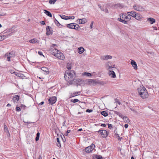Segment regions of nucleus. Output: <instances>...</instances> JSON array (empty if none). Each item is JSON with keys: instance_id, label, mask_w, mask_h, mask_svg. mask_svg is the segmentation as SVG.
Masks as SVG:
<instances>
[{"instance_id": "nucleus-43", "label": "nucleus", "mask_w": 159, "mask_h": 159, "mask_svg": "<svg viewBox=\"0 0 159 159\" xmlns=\"http://www.w3.org/2000/svg\"><path fill=\"white\" fill-rule=\"evenodd\" d=\"M16 111H21L20 108L19 107H16Z\"/></svg>"}, {"instance_id": "nucleus-48", "label": "nucleus", "mask_w": 159, "mask_h": 159, "mask_svg": "<svg viewBox=\"0 0 159 159\" xmlns=\"http://www.w3.org/2000/svg\"><path fill=\"white\" fill-rule=\"evenodd\" d=\"M20 107L21 108L24 109L25 107V106L21 104L20 106Z\"/></svg>"}, {"instance_id": "nucleus-27", "label": "nucleus", "mask_w": 159, "mask_h": 159, "mask_svg": "<svg viewBox=\"0 0 159 159\" xmlns=\"http://www.w3.org/2000/svg\"><path fill=\"white\" fill-rule=\"evenodd\" d=\"M83 76H90L92 75L91 73L88 72H84L82 73Z\"/></svg>"}, {"instance_id": "nucleus-37", "label": "nucleus", "mask_w": 159, "mask_h": 159, "mask_svg": "<svg viewBox=\"0 0 159 159\" xmlns=\"http://www.w3.org/2000/svg\"><path fill=\"white\" fill-rule=\"evenodd\" d=\"M43 11L44 13L45 14L48 16H50V12L45 10H43Z\"/></svg>"}, {"instance_id": "nucleus-57", "label": "nucleus", "mask_w": 159, "mask_h": 159, "mask_svg": "<svg viewBox=\"0 0 159 159\" xmlns=\"http://www.w3.org/2000/svg\"><path fill=\"white\" fill-rule=\"evenodd\" d=\"M13 74H14L16 76H17V75L18 74V73H17V72H14Z\"/></svg>"}, {"instance_id": "nucleus-62", "label": "nucleus", "mask_w": 159, "mask_h": 159, "mask_svg": "<svg viewBox=\"0 0 159 159\" xmlns=\"http://www.w3.org/2000/svg\"><path fill=\"white\" fill-rule=\"evenodd\" d=\"M70 132V130H67L66 133H69Z\"/></svg>"}, {"instance_id": "nucleus-52", "label": "nucleus", "mask_w": 159, "mask_h": 159, "mask_svg": "<svg viewBox=\"0 0 159 159\" xmlns=\"http://www.w3.org/2000/svg\"><path fill=\"white\" fill-rule=\"evenodd\" d=\"M116 102L118 103L120 105V101H118L117 99H116Z\"/></svg>"}, {"instance_id": "nucleus-20", "label": "nucleus", "mask_w": 159, "mask_h": 159, "mask_svg": "<svg viewBox=\"0 0 159 159\" xmlns=\"http://www.w3.org/2000/svg\"><path fill=\"white\" fill-rule=\"evenodd\" d=\"M147 21L150 22L151 24H152L155 22V20L152 17H149L147 19Z\"/></svg>"}, {"instance_id": "nucleus-18", "label": "nucleus", "mask_w": 159, "mask_h": 159, "mask_svg": "<svg viewBox=\"0 0 159 159\" xmlns=\"http://www.w3.org/2000/svg\"><path fill=\"white\" fill-rule=\"evenodd\" d=\"M57 101V98L55 96L50 97V104L55 103Z\"/></svg>"}, {"instance_id": "nucleus-31", "label": "nucleus", "mask_w": 159, "mask_h": 159, "mask_svg": "<svg viewBox=\"0 0 159 159\" xmlns=\"http://www.w3.org/2000/svg\"><path fill=\"white\" fill-rule=\"evenodd\" d=\"M4 129L5 132L8 133L9 134V135H10V134L9 133V130H8L7 127L6 125H4Z\"/></svg>"}, {"instance_id": "nucleus-2", "label": "nucleus", "mask_w": 159, "mask_h": 159, "mask_svg": "<svg viewBox=\"0 0 159 159\" xmlns=\"http://www.w3.org/2000/svg\"><path fill=\"white\" fill-rule=\"evenodd\" d=\"M51 54L59 59L63 60L65 59V57L63 53L56 49V48L52 50Z\"/></svg>"}, {"instance_id": "nucleus-61", "label": "nucleus", "mask_w": 159, "mask_h": 159, "mask_svg": "<svg viewBox=\"0 0 159 159\" xmlns=\"http://www.w3.org/2000/svg\"><path fill=\"white\" fill-rule=\"evenodd\" d=\"M116 137H118L119 138V139L120 140L121 139H120V138L119 135V134H117Z\"/></svg>"}, {"instance_id": "nucleus-54", "label": "nucleus", "mask_w": 159, "mask_h": 159, "mask_svg": "<svg viewBox=\"0 0 159 159\" xmlns=\"http://www.w3.org/2000/svg\"><path fill=\"white\" fill-rule=\"evenodd\" d=\"M125 128H127L128 127V125L127 124H125L124 125Z\"/></svg>"}, {"instance_id": "nucleus-63", "label": "nucleus", "mask_w": 159, "mask_h": 159, "mask_svg": "<svg viewBox=\"0 0 159 159\" xmlns=\"http://www.w3.org/2000/svg\"><path fill=\"white\" fill-rule=\"evenodd\" d=\"M99 8H100V9H101V10H102L103 8H102V7L101 6L100 7H99Z\"/></svg>"}, {"instance_id": "nucleus-14", "label": "nucleus", "mask_w": 159, "mask_h": 159, "mask_svg": "<svg viewBox=\"0 0 159 159\" xmlns=\"http://www.w3.org/2000/svg\"><path fill=\"white\" fill-rule=\"evenodd\" d=\"M135 19L139 21H140L142 20L143 18V16L142 15L139 13H136V15H135Z\"/></svg>"}, {"instance_id": "nucleus-28", "label": "nucleus", "mask_w": 159, "mask_h": 159, "mask_svg": "<svg viewBox=\"0 0 159 159\" xmlns=\"http://www.w3.org/2000/svg\"><path fill=\"white\" fill-rule=\"evenodd\" d=\"M60 16L63 19H64L66 20H68V16H65L64 15H60Z\"/></svg>"}, {"instance_id": "nucleus-26", "label": "nucleus", "mask_w": 159, "mask_h": 159, "mask_svg": "<svg viewBox=\"0 0 159 159\" xmlns=\"http://www.w3.org/2000/svg\"><path fill=\"white\" fill-rule=\"evenodd\" d=\"M122 119L125 122L129 123V119L127 117L123 116Z\"/></svg>"}, {"instance_id": "nucleus-64", "label": "nucleus", "mask_w": 159, "mask_h": 159, "mask_svg": "<svg viewBox=\"0 0 159 159\" xmlns=\"http://www.w3.org/2000/svg\"><path fill=\"white\" fill-rule=\"evenodd\" d=\"M112 66V68H115V65H113Z\"/></svg>"}, {"instance_id": "nucleus-6", "label": "nucleus", "mask_w": 159, "mask_h": 159, "mask_svg": "<svg viewBox=\"0 0 159 159\" xmlns=\"http://www.w3.org/2000/svg\"><path fill=\"white\" fill-rule=\"evenodd\" d=\"M67 27L71 29H75L76 30H78L80 28V27L79 25L76 24L75 25L74 23H70L67 24Z\"/></svg>"}, {"instance_id": "nucleus-35", "label": "nucleus", "mask_w": 159, "mask_h": 159, "mask_svg": "<svg viewBox=\"0 0 159 159\" xmlns=\"http://www.w3.org/2000/svg\"><path fill=\"white\" fill-rule=\"evenodd\" d=\"M17 76L21 78H23L24 77H25L23 74H22L20 73H18V74L17 75Z\"/></svg>"}, {"instance_id": "nucleus-44", "label": "nucleus", "mask_w": 159, "mask_h": 159, "mask_svg": "<svg viewBox=\"0 0 159 159\" xmlns=\"http://www.w3.org/2000/svg\"><path fill=\"white\" fill-rule=\"evenodd\" d=\"M68 70H70L71 69V66L70 64H68L66 66Z\"/></svg>"}, {"instance_id": "nucleus-53", "label": "nucleus", "mask_w": 159, "mask_h": 159, "mask_svg": "<svg viewBox=\"0 0 159 159\" xmlns=\"http://www.w3.org/2000/svg\"><path fill=\"white\" fill-rule=\"evenodd\" d=\"M108 127L109 128L111 129L112 127V125L111 124H109L108 125Z\"/></svg>"}, {"instance_id": "nucleus-4", "label": "nucleus", "mask_w": 159, "mask_h": 159, "mask_svg": "<svg viewBox=\"0 0 159 159\" xmlns=\"http://www.w3.org/2000/svg\"><path fill=\"white\" fill-rule=\"evenodd\" d=\"M75 73L74 71H71L70 72H69L66 73L64 75V78L68 82H71L74 79V76L75 75Z\"/></svg>"}, {"instance_id": "nucleus-56", "label": "nucleus", "mask_w": 159, "mask_h": 159, "mask_svg": "<svg viewBox=\"0 0 159 159\" xmlns=\"http://www.w3.org/2000/svg\"><path fill=\"white\" fill-rule=\"evenodd\" d=\"M9 71L11 74H13L14 72L13 71V70H10Z\"/></svg>"}, {"instance_id": "nucleus-30", "label": "nucleus", "mask_w": 159, "mask_h": 159, "mask_svg": "<svg viewBox=\"0 0 159 159\" xmlns=\"http://www.w3.org/2000/svg\"><path fill=\"white\" fill-rule=\"evenodd\" d=\"M47 32L46 34L47 35H49L50 34V26H48L46 28Z\"/></svg>"}, {"instance_id": "nucleus-29", "label": "nucleus", "mask_w": 159, "mask_h": 159, "mask_svg": "<svg viewBox=\"0 0 159 159\" xmlns=\"http://www.w3.org/2000/svg\"><path fill=\"white\" fill-rule=\"evenodd\" d=\"M57 146L59 148L61 147V143H60V140H59V138H57Z\"/></svg>"}, {"instance_id": "nucleus-59", "label": "nucleus", "mask_w": 159, "mask_h": 159, "mask_svg": "<svg viewBox=\"0 0 159 159\" xmlns=\"http://www.w3.org/2000/svg\"><path fill=\"white\" fill-rule=\"evenodd\" d=\"M131 110H132L134 112V113H136V111L135 110H133V109H130Z\"/></svg>"}, {"instance_id": "nucleus-46", "label": "nucleus", "mask_w": 159, "mask_h": 159, "mask_svg": "<svg viewBox=\"0 0 159 159\" xmlns=\"http://www.w3.org/2000/svg\"><path fill=\"white\" fill-rule=\"evenodd\" d=\"M93 21H92L91 22V24L90 25V27L91 29H92L93 28Z\"/></svg>"}, {"instance_id": "nucleus-21", "label": "nucleus", "mask_w": 159, "mask_h": 159, "mask_svg": "<svg viewBox=\"0 0 159 159\" xmlns=\"http://www.w3.org/2000/svg\"><path fill=\"white\" fill-rule=\"evenodd\" d=\"M78 52L80 54L83 53L84 51V49L83 47H80L78 48Z\"/></svg>"}, {"instance_id": "nucleus-42", "label": "nucleus", "mask_w": 159, "mask_h": 159, "mask_svg": "<svg viewBox=\"0 0 159 159\" xmlns=\"http://www.w3.org/2000/svg\"><path fill=\"white\" fill-rule=\"evenodd\" d=\"M75 17L74 16H68V19H74Z\"/></svg>"}, {"instance_id": "nucleus-7", "label": "nucleus", "mask_w": 159, "mask_h": 159, "mask_svg": "<svg viewBox=\"0 0 159 159\" xmlns=\"http://www.w3.org/2000/svg\"><path fill=\"white\" fill-rule=\"evenodd\" d=\"M15 53L13 52H11L9 53H7L5 55V57L7 58V60L8 61H10V58L14 57Z\"/></svg>"}, {"instance_id": "nucleus-8", "label": "nucleus", "mask_w": 159, "mask_h": 159, "mask_svg": "<svg viewBox=\"0 0 159 159\" xmlns=\"http://www.w3.org/2000/svg\"><path fill=\"white\" fill-rule=\"evenodd\" d=\"M98 132L102 136V138H106L107 136V132L105 130H99Z\"/></svg>"}, {"instance_id": "nucleus-22", "label": "nucleus", "mask_w": 159, "mask_h": 159, "mask_svg": "<svg viewBox=\"0 0 159 159\" xmlns=\"http://www.w3.org/2000/svg\"><path fill=\"white\" fill-rule=\"evenodd\" d=\"M29 42L31 43H39V41L36 39H32L30 40Z\"/></svg>"}, {"instance_id": "nucleus-50", "label": "nucleus", "mask_w": 159, "mask_h": 159, "mask_svg": "<svg viewBox=\"0 0 159 159\" xmlns=\"http://www.w3.org/2000/svg\"><path fill=\"white\" fill-rule=\"evenodd\" d=\"M6 15V14L0 12V16H5Z\"/></svg>"}, {"instance_id": "nucleus-51", "label": "nucleus", "mask_w": 159, "mask_h": 159, "mask_svg": "<svg viewBox=\"0 0 159 159\" xmlns=\"http://www.w3.org/2000/svg\"><path fill=\"white\" fill-rule=\"evenodd\" d=\"M40 23L43 25L45 24V22L44 21H42L40 22Z\"/></svg>"}, {"instance_id": "nucleus-1", "label": "nucleus", "mask_w": 159, "mask_h": 159, "mask_svg": "<svg viewBox=\"0 0 159 159\" xmlns=\"http://www.w3.org/2000/svg\"><path fill=\"white\" fill-rule=\"evenodd\" d=\"M138 94L143 99L147 98L148 97V92L143 85L140 86L137 89Z\"/></svg>"}, {"instance_id": "nucleus-24", "label": "nucleus", "mask_w": 159, "mask_h": 159, "mask_svg": "<svg viewBox=\"0 0 159 159\" xmlns=\"http://www.w3.org/2000/svg\"><path fill=\"white\" fill-rule=\"evenodd\" d=\"M20 99V97L17 95H16L13 96L12 100L14 102H15L16 101H18Z\"/></svg>"}, {"instance_id": "nucleus-40", "label": "nucleus", "mask_w": 159, "mask_h": 159, "mask_svg": "<svg viewBox=\"0 0 159 159\" xmlns=\"http://www.w3.org/2000/svg\"><path fill=\"white\" fill-rule=\"evenodd\" d=\"M102 11H104L106 13H108V10L106 8H105L104 9H103Z\"/></svg>"}, {"instance_id": "nucleus-36", "label": "nucleus", "mask_w": 159, "mask_h": 159, "mask_svg": "<svg viewBox=\"0 0 159 159\" xmlns=\"http://www.w3.org/2000/svg\"><path fill=\"white\" fill-rule=\"evenodd\" d=\"M40 133L39 132L37 133L36 134V137L35 138L36 141L39 140V138Z\"/></svg>"}, {"instance_id": "nucleus-47", "label": "nucleus", "mask_w": 159, "mask_h": 159, "mask_svg": "<svg viewBox=\"0 0 159 159\" xmlns=\"http://www.w3.org/2000/svg\"><path fill=\"white\" fill-rule=\"evenodd\" d=\"M38 53L39 55L40 56H44L43 54V53L42 52L40 51H39Z\"/></svg>"}, {"instance_id": "nucleus-38", "label": "nucleus", "mask_w": 159, "mask_h": 159, "mask_svg": "<svg viewBox=\"0 0 159 159\" xmlns=\"http://www.w3.org/2000/svg\"><path fill=\"white\" fill-rule=\"evenodd\" d=\"M79 100L77 99H71V102L74 103H75L79 101Z\"/></svg>"}, {"instance_id": "nucleus-3", "label": "nucleus", "mask_w": 159, "mask_h": 159, "mask_svg": "<svg viewBox=\"0 0 159 159\" xmlns=\"http://www.w3.org/2000/svg\"><path fill=\"white\" fill-rule=\"evenodd\" d=\"M120 18H118V20L125 24H128L127 21L130 20V18L127 16V14L121 13L120 14Z\"/></svg>"}, {"instance_id": "nucleus-60", "label": "nucleus", "mask_w": 159, "mask_h": 159, "mask_svg": "<svg viewBox=\"0 0 159 159\" xmlns=\"http://www.w3.org/2000/svg\"><path fill=\"white\" fill-rule=\"evenodd\" d=\"M11 106V105L10 104H9V103H8L7 105V107H10Z\"/></svg>"}, {"instance_id": "nucleus-17", "label": "nucleus", "mask_w": 159, "mask_h": 159, "mask_svg": "<svg viewBox=\"0 0 159 159\" xmlns=\"http://www.w3.org/2000/svg\"><path fill=\"white\" fill-rule=\"evenodd\" d=\"M88 83L90 85H94L96 84V80L94 79H89Z\"/></svg>"}, {"instance_id": "nucleus-58", "label": "nucleus", "mask_w": 159, "mask_h": 159, "mask_svg": "<svg viewBox=\"0 0 159 159\" xmlns=\"http://www.w3.org/2000/svg\"><path fill=\"white\" fill-rule=\"evenodd\" d=\"M44 102H42L40 103H39V105H42L43 104Z\"/></svg>"}, {"instance_id": "nucleus-10", "label": "nucleus", "mask_w": 159, "mask_h": 159, "mask_svg": "<svg viewBox=\"0 0 159 159\" xmlns=\"http://www.w3.org/2000/svg\"><path fill=\"white\" fill-rule=\"evenodd\" d=\"M136 12L134 11H132L129 12H127V16H129V18H130V20L131 19V17H133L135 18V15H136Z\"/></svg>"}, {"instance_id": "nucleus-41", "label": "nucleus", "mask_w": 159, "mask_h": 159, "mask_svg": "<svg viewBox=\"0 0 159 159\" xmlns=\"http://www.w3.org/2000/svg\"><path fill=\"white\" fill-rule=\"evenodd\" d=\"M56 24H57V25L58 26L60 27L61 25L59 23V22L57 20H56Z\"/></svg>"}, {"instance_id": "nucleus-23", "label": "nucleus", "mask_w": 159, "mask_h": 159, "mask_svg": "<svg viewBox=\"0 0 159 159\" xmlns=\"http://www.w3.org/2000/svg\"><path fill=\"white\" fill-rule=\"evenodd\" d=\"M93 159H95L96 158L97 159H103L102 157L100 155H94V156L92 157Z\"/></svg>"}, {"instance_id": "nucleus-32", "label": "nucleus", "mask_w": 159, "mask_h": 159, "mask_svg": "<svg viewBox=\"0 0 159 159\" xmlns=\"http://www.w3.org/2000/svg\"><path fill=\"white\" fill-rule=\"evenodd\" d=\"M41 70L44 72H49V70L46 67H42L41 69Z\"/></svg>"}, {"instance_id": "nucleus-16", "label": "nucleus", "mask_w": 159, "mask_h": 159, "mask_svg": "<svg viewBox=\"0 0 159 159\" xmlns=\"http://www.w3.org/2000/svg\"><path fill=\"white\" fill-rule=\"evenodd\" d=\"M131 64L134 69L137 70L138 69L137 64L136 62L133 60L131 61Z\"/></svg>"}, {"instance_id": "nucleus-13", "label": "nucleus", "mask_w": 159, "mask_h": 159, "mask_svg": "<svg viewBox=\"0 0 159 159\" xmlns=\"http://www.w3.org/2000/svg\"><path fill=\"white\" fill-rule=\"evenodd\" d=\"M109 75L111 78H115L116 77L115 72L113 70L109 71L108 72Z\"/></svg>"}, {"instance_id": "nucleus-9", "label": "nucleus", "mask_w": 159, "mask_h": 159, "mask_svg": "<svg viewBox=\"0 0 159 159\" xmlns=\"http://www.w3.org/2000/svg\"><path fill=\"white\" fill-rule=\"evenodd\" d=\"M95 145L92 143L90 146L86 147L85 149V151L87 153L91 152L94 148Z\"/></svg>"}, {"instance_id": "nucleus-25", "label": "nucleus", "mask_w": 159, "mask_h": 159, "mask_svg": "<svg viewBox=\"0 0 159 159\" xmlns=\"http://www.w3.org/2000/svg\"><path fill=\"white\" fill-rule=\"evenodd\" d=\"M107 70L109 71L112 70L113 68L112 66L109 65V64H107L106 65Z\"/></svg>"}, {"instance_id": "nucleus-33", "label": "nucleus", "mask_w": 159, "mask_h": 159, "mask_svg": "<svg viewBox=\"0 0 159 159\" xmlns=\"http://www.w3.org/2000/svg\"><path fill=\"white\" fill-rule=\"evenodd\" d=\"M114 112L116 114L118 115L121 118H122L124 116L120 113L117 112V111H115Z\"/></svg>"}, {"instance_id": "nucleus-19", "label": "nucleus", "mask_w": 159, "mask_h": 159, "mask_svg": "<svg viewBox=\"0 0 159 159\" xmlns=\"http://www.w3.org/2000/svg\"><path fill=\"white\" fill-rule=\"evenodd\" d=\"M80 91L74 92L73 93H71L70 95V98H72L77 95H80Z\"/></svg>"}, {"instance_id": "nucleus-12", "label": "nucleus", "mask_w": 159, "mask_h": 159, "mask_svg": "<svg viewBox=\"0 0 159 159\" xmlns=\"http://www.w3.org/2000/svg\"><path fill=\"white\" fill-rule=\"evenodd\" d=\"M77 22L80 24H85L87 22V19L85 18L78 19L77 20Z\"/></svg>"}, {"instance_id": "nucleus-45", "label": "nucleus", "mask_w": 159, "mask_h": 159, "mask_svg": "<svg viewBox=\"0 0 159 159\" xmlns=\"http://www.w3.org/2000/svg\"><path fill=\"white\" fill-rule=\"evenodd\" d=\"M2 2L4 3H8V0H2Z\"/></svg>"}, {"instance_id": "nucleus-5", "label": "nucleus", "mask_w": 159, "mask_h": 159, "mask_svg": "<svg viewBox=\"0 0 159 159\" xmlns=\"http://www.w3.org/2000/svg\"><path fill=\"white\" fill-rule=\"evenodd\" d=\"M133 7L134 10L142 12L145 11V8L143 6L139 4L134 5Z\"/></svg>"}, {"instance_id": "nucleus-11", "label": "nucleus", "mask_w": 159, "mask_h": 159, "mask_svg": "<svg viewBox=\"0 0 159 159\" xmlns=\"http://www.w3.org/2000/svg\"><path fill=\"white\" fill-rule=\"evenodd\" d=\"M16 31L15 30H13V31L11 32V34H10L9 35H0V41H2L4 39H5L7 38L8 37V36H10L12 35L13 34L15 33L16 32Z\"/></svg>"}, {"instance_id": "nucleus-15", "label": "nucleus", "mask_w": 159, "mask_h": 159, "mask_svg": "<svg viewBox=\"0 0 159 159\" xmlns=\"http://www.w3.org/2000/svg\"><path fill=\"white\" fill-rule=\"evenodd\" d=\"M112 58V57L110 55L102 56L100 57V59L102 60H107L108 59H111Z\"/></svg>"}, {"instance_id": "nucleus-39", "label": "nucleus", "mask_w": 159, "mask_h": 159, "mask_svg": "<svg viewBox=\"0 0 159 159\" xmlns=\"http://www.w3.org/2000/svg\"><path fill=\"white\" fill-rule=\"evenodd\" d=\"M57 1V0H50V4H54Z\"/></svg>"}, {"instance_id": "nucleus-34", "label": "nucleus", "mask_w": 159, "mask_h": 159, "mask_svg": "<svg viewBox=\"0 0 159 159\" xmlns=\"http://www.w3.org/2000/svg\"><path fill=\"white\" fill-rule=\"evenodd\" d=\"M101 114L105 117L107 116L108 115L107 113L105 111H102L101 112Z\"/></svg>"}, {"instance_id": "nucleus-49", "label": "nucleus", "mask_w": 159, "mask_h": 159, "mask_svg": "<svg viewBox=\"0 0 159 159\" xmlns=\"http://www.w3.org/2000/svg\"><path fill=\"white\" fill-rule=\"evenodd\" d=\"M92 111V110H90L89 109H87L86 111V112H91Z\"/></svg>"}, {"instance_id": "nucleus-55", "label": "nucleus", "mask_w": 159, "mask_h": 159, "mask_svg": "<svg viewBox=\"0 0 159 159\" xmlns=\"http://www.w3.org/2000/svg\"><path fill=\"white\" fill-rule=\"evenodd\" d=\"M101 126L103 127H105L106 126V125L104 124H102L101 125Z\"/></svg>"}]
</instances>
